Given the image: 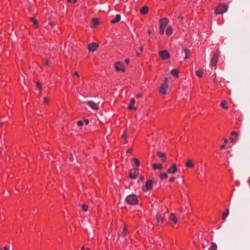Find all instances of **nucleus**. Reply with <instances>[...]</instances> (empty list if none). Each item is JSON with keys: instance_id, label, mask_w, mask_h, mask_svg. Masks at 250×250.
Masks as SVG:
<instances>
[{"instance_id": "obj_1", "label": "nucleus", "mask_w": 250, "mask_h": 250, "mask_svg": "<svg viewBox=\"0 0 250 250\" xmlns=\"http://www.w3.org/2000/svg\"><path fill=\"white\" fill-rule=\"evenodd\" d=\"M125 201L129 205H134L137 204L138 199L135 195L130 194L126 197L125 199Z\"/></svg>"}, {"instance_id": "obj_2", "label": "nucleus", "mask_w": 250, "mask_h": 250, "mask_svg": "<svg viewBox=\"0 0 250 250\" xmlns=\"http://www.w3.org/2000/svg\"><path fill=\"white\" fill-rule=\"evenodd\" d=\"M228 6L225 4H220L215 9V14L216 15L222 14L228 10Z\"/></svg>"}, {"instance_id": "obj_3", "label": "nucleus", "mask_w": 250, "mask_h": 250, "mask_svg": "<svg viewBox=\"0 0 250 250\" xmlns=\"http://www.w3.org/2000/svg\"><path fill=\"white\" fill-rule=\"evenodd\" d=\"M138 168L132 169L129 171V176L131 179H135L139 175Z\"/></svg>"}, {"instance_id": "obj_4", "label": "nucleus", "mask_w": 250, "mask_h": 250, "mask_svg": "<svg viewBox=\"0 0 250 250\" xmlns=\"http://www.w3.org/2000/svg\"><path fill=\"white\" fill-rule=\"evenodd\" d=\"M219 57V53L216 52L212 56L211 61L210 65L212 66H216L217 63L218 59Z\"/></svg>"}, {"instance_id": "obj_5", "label": "nucleus", "mask_w": 250, "mask_h": 250, "mask_svg": "<svg viewBox=\"0 0 250 250\" xmlns=\"http://www.w3.org/2000/svg\"><path fill=\"white\" fill-rule=\"evenodd\" d=\"M169 22L168 20L166 18H163L160 20V28L165 29L167 25Z\"/></svg>"}, {"instance_id": "obj_6", "label": "nucleus", "mask_w": 250, "mask_h": 250, "mask_svg": "<svg viewBox=\"0 0 250 250\" xmlns=\"http://www.w3.org/2000/svg\"><path fill=\"white\" fill-rule=\"evenodd\" d=\"M159 55L163 60H166L169 58V54L167 50H164L159 52Z\"/></svg>"}, {"instance_id": "obj_7", "label": "nucleus", "mask_w": 250, "mask_h": 250, "mask_svg": "<svg viewBox=\"0 0 250 250\" xmlns=\"http://www.w3.org/2000/svg\"><path fill=\"white\" fill-rule=\"evenodd\" d=\"M168 86V84L165 82L160 88V93L162 94H166Z\"/></svg>"}, {"instance_id": "obj_8", "label": "nucleus", "mask_w": 250, "mask_h": 250, "mask_svg": "<svg viewBox=\"0 0 250 250\" xmlns=\"http://www.w3.org/2000/svg\"><path fill=\"white\" fill-rule=\"evenodd\" d=\"M184 54H185V57H184V60H187L189 58V56L191 54V52L189 49L185 48V49H184L181 51V54L183 55Z\"/></svg>"}, {"instance_id": "obj_9", "label": "nucleus", "mask_w": 250, "mask_h": 250, "mask_svg": "<svg viewBox=\"0 0 250 250\" xmlns=\"http://www.w3.org/2000/svg\"><path fill=\"white\" fill-rule=\"evenodd\" d=\"M98 47V44L95 42H92L88 44V49L90 51H94L96 50L97 48Z\"/></svg>"}, {"instance_id": "obj_10", "label": "nucleus", "mask_w": 250, "mask_h": 250, "mask_svg": "<svg viewBox=\"0 0 250 250\" xmlns=\"http://www.w3.org/2000/svg\"><path fill=\"white\" fill-rule=\"evenodd\" d=\"M123 64H122L121 62H118L115 63V69L117 71L121 70L123 72L125 71V69L124 68Z\"/></svg>"}, {"instance_id": "obj_11", "label": "nucleus", "mask_w": 250, "mask_h": 250, "mask_svg": "<svg viewBox=\"0 0 250 250\" xmlns=\"http://www.w3.org/2000/svg\"><path fill=\"white\" fill-rule=\"evenodd\" d=\"M177 168L175 164H172L171 167L167 169V172L169 174H174L177 171Z\"/></svg>"}, {"instance_id": "obj_12", "label": "nucleus", "mask_w": 250, "mask_h": 250, "mask_svg": "<svg viewBox=\"0 0 250 250\" xmlns=\"http://www.w3.org/2000/svg\"><path fill=\"white\" fill-rule=\"evenodd\" d=\"M169 223L171 224H175L177 222V219L173 213H171L169 217Z\"/></svg>"}, {"instance_id": "obj_13", "label": "nucleus", "mask_w": 250, "mask_h": 250, "mask_svg": "<svg viewBox=\"0 0 250 250\" xmlns=\"http://www.w3.org/2000/svg\"><path fill=\"white\" fill-rule=\"evenodd\" d=\"M153 181L148 180L146 182L144 190H149L152 188Z\"/></svg>"}, {"instance_id": "obj_14", "label": "nucleus", "mask_w": 250, "mask_h": 250, "mask_svg": "<svg viewBox=\"0 0 250 250\" xmlns=\"http://www.w3.org/2000/svg\"><path fill=\"white\" fill-rule=\"evenodd\" d=\"M87 104L93 109L94 110H98L99 108L98 106L94 102L91 101H89L87 102Z\"/></svg>"}, {"instance_id": "obj_15", "label": "nucleus", "mask_w": 250, "mask_h": 250, "mask_svg": "<svg viewBox=\"0 0 250 250\" xmlns=\"http://www.w3.org/2000/svg\"><path fill=\"white\" fill-rule=\"evenodd\" d=\"M135 103V100L134 98H132L130 100L129 105L128 107L129 109H136V107L133 105Z\"/></svg>"}, {"instance_id": "obj_16", "label": "nucleus", "mask_w": 250, "mask_h": 250, "mask_svg": "<svg viewBox=\"0 0 250 250\" xmlns=\"http://www.w3.org/2000/svg\"><path fill=\"white\" fill-rule=\"evenodd\" d=\"M121 20V15L119 14L116 15L114 19H113L111 21V23L112 24L118 22Z\"/></svg>"}, {"instance_id": "obj_17", "label": "nucleus", "mask_w": 250, "mask_h": 250, "mask_svg": "<svg viewBox=\"0 0 250 250\" xmlns=\"http://www.w3.org/2000/svg\"><path fill=\"white\" fill-rule=\"evenodd\" d=\"M152 167H153V169H154V170H156V169L161 170L162 168V165L160 164H153L152 165Z\"/></svg>"}, {"instance_id": "obj_18", "label": "nucleus", "mask_w": 250, "mask_h": 250, "mask_svg": "<svg viewBox=\"0 0 250 250\" xmlns=\"http://www.w3.org/2000/svg\"><path fill=\"white\" fill-rule=\"evenodd\" d=\"M156 218L158 223L163 222L164 219L160 213H157Z\"/></svg>"}, {"instance_id": "obj_19", "label": "nucleus", "mask_w": 250, "mask_h": 250, "mask_svg": "<svg viewBox=\"0 0 250 250\" xmlns=\"http://www.w3.org/2000/svg\"><path fill=\"white\" fill-rule=\"evenodd\" d=\"M148 12V7L147 6H143L140 10V12L142 14L145 15Z\"/></svg>"}, {"instance_id": "obj_20", "label": "nucleus", "mask_w": 250, "mask_h": 250, "mask_svg": "<svg viewBox=\"0 0 250 250\" xmlns=\"http://www.w3.org/2000/svg\"><path fill=\"white\" fill-rule=\"evenodd\" d=\"M172 33V28L171 26H168L166 30V34L167 36H170Z\"/></svg>"}, {"instance_id": "obj_21", "label": "nucleus", "mask_w": 250, "mask_h": 250, "mask_svg": "<svg viewBox=\"0 0 250 250\" xmlns=\"http://www.w3.org/2000/svg\"><path fill=\"white\" fill-rule=\"evenodd\" d=\"M186 166L188 168H192L193 167V164L191 160H188L186 163Z\"/></svg>"}, {"instance_id": "obj_22", "label": "nucleus", "mask_w": 250, "mask_h": 250, "mask_svg": "<svg viewBox=\"0 0 250 250\" xmlns=\"http://www.w3.org/2000/svg\"><path fill=\"white\" fill-rule=\"evenodd\" d=\"M229 209H227L226 212H223L222 214V219L225 220L226 217L229 215Z\"/></svg>"}, {"instance_id": "obj_23", "label": "nucleus", "mask_w": 250, "mask_h": 250, "mask_svg": "<svg viewBox=\"0 0 250 250\" xmlns=\"http://www.w3.org/2000/svg\"><path fill=\"white\" fill-rule=\"evenodd\" d=\"M227 102L226 101H223L221 103L220 105L224 109H227L228 108V106L227 105Z\"/></svg>"}, {"instance_id": "obj_24", "label": "nucleus", "mask_w": 250, "mask_h": 250, "mask_svg": "<svg viewBox=\"0 0 250 250\" xmlns=\"http://www.w3.org/2000/svg\"><path fill=\"white\" fill-rule=\"evenodd\" d=\"M217 248V247L216 244L214 243H212L211 245V246L210 247L208 250H216Z\"/></svg>"}, {"instance_id": "obj_25", "label": "nucleus", "mask_w": 250, "mask_h": 250, "mask_svg": "<svg viewBox=\"0 0 250 250\" xmlns=\"http://www.w3.org/2000/svg\"><path fill=\"white\" fill-rule=\"evenodd\" d=\"M196 74L199 77H201L203 74V70L200 69L196 72Z\"/></svg>"}, {"instance_id": "obj_26", "label": "nucleus", "mask_w": 250, "mask_h": 250, "mask_svg": "<svg viewBox=\"0 0 250 250\" xmlns=\"http://www.w3.org/2000/svg\"><path fill=\"white\" fill-rule=\"evenodd\" d=\"M92 23L93 26H96L99 23L98 20L97 19H93L92 20Z\"/></svg>"}, {"instance_id": "obj_27", "label": "nucleus", "mask_w": 250, "mask_h": 250, "mask_svg": "<svg viewBox=\"0 0 250 250\" xmlns=\"http://www.w3.org/2000/svg\"><path fill=\"white\" fill-rule=\"evenodd\" d=\"M167 174L165 173H162L160 175V178L162 180L167 179Z\"/></svg>"}, {"instance_id": "obj_28", "label": "nucleus", "mask_w": 250, "mask_h": 250, "mask_svg": "<svg viewBox=\"0 0 250 250\" xmlns=\"http://www.w3.org/2000/svg\"><path fill=\"white\" fill-rule=\"evenodd\" d=\"M171 73L173 75H175L176 76L178 77V71L175 69H173L171 70Z\"/></svg>"}, {"instance_id": "obj_29", "label": "nucleus", "mask_w": 250, "mask_h": 250, "mask_svg": "<svg viewBox=\"0 0 250 250\" xmlns=\"http://www.w3.org/2000/svg\"><path fill=\"white\" fill-rule=\"evenodd\" d=\"M157 154L161 158L165 157L166 156L165 153L161 152L160 151H157Z\"/></svg>"}, {"instance_id": "obj_30", "label": "nucleus", "mask_w": 250, "mask_h": 250, "mask_svg": "<svg viewBox=\"0 0 250 250\" xmlns=\"http://www.w3.org/2000/svg\"><path fill=\"white\" fill-rule=\"evenodd\" d=\"M88 208V206L86 205H83L82 209H83V211L85 212V211H87Z\"/></svg>"}, {"instance_id": "obj_31", "label": "nucleus", "mask_w": 250, "mask_h": 250, "mask_svg": "<svg viewBox=\"0 0 250 250\" xmlns=\"http://www.w3.org/2000/svg\"><path fill=\"white\" fill-rule=\"evenodd\" d=\"M31 20L32 21V22L33 23L34 25L37 26V25H38L37 21L35 19H34V18H31Z\"/></svg>"}, {"instance_id": "obj_32", "label": "nucleus", "mask_w": 250, "mask_h": 250, "mask_svg": "<svg viewBox=\"0 0 250 250\" xmlns=\"http://www.w3.org/2000/svg\"><path fill=\"white\" fill-rule=\"evenodd\" d=\"M133 160L135 161L136 166H139L140 165V161L138 159L135 158H133Z\"/></svg>"}, {"instance_id": "obj_33", "label": "nucleus", "mask_w": 250, "mask_h": 250, "mask_svg": "<svg viewBox=\"0 0 250 250\" xmlns=\"http://www.w3.org/2000/svg\"><path fill=\"white\" fill-rule=\"evenodd\" d=\"M77 125L78 126H82L83 125V122L82 121H78L77 122Z\"/></svg>"}, {"instance_id": "obj_34", "label": "nucleus", "mask_w": 250, "mask_h": 250, "mask_svg": "<svg viewBox=\"0 0 250 250\" xmlns=\"http://www.w3.org/2000/svg\"><path fill=\"white\" fill-rule=\"evenodd\" d=\"M159 32L161 34L163 35L164 34L165 29L159 27Z\"/></svg>"}, {"instance_id": "obj_35", "label": "nucleus", "mask_w": 250, "mask_h": 250, "mask_svg": "<svg viewBox=\"0 0 250 250\" xmlns=\"http://www.w3.org/2000/svg\"><path fill=\"white\" fill-rule=\"evenodd\" d=\"M229 140H230V142L233 144H235L236 143L235 139L232 137H230Z\"/></svg>"}, {"instance_id": "obj_36", "label": "nucleus", "mask_w": 250, "mask_h": 250, "mask_svg": "<svg viewBox=\"0 0 250 250\" xmlns=\"http://www.w3.org/2000/svg\"><path fill=\"white\" fill-rule=\"evenodd\" d=\"M231 135L232 136H238V134L237 132H235V131H232L231 133Z\"/></svg>"}, {"instance_id": "obj_37", "label": "nucleus", "mask_w": 250, "mask_h": 250, "mask_svg": "<svg viewBox=\"0 0 250 250\" xmlns=\"http://www.w3.org/2000/svg\"><path fill=\"white\" fill-rule=\"evenodd\" d=\"M36 86L38 88L41 89L42 88V84L40 83H37L36 84Z\"/></svg>"}, {"instance_id": "obj_38", "label": "nucleus", "mask_w": 250, "mask_h": 250, "mask_svg": "<svg viewBox=\"0 0 250 250\" xmlns=\"http://www.w3.org/2000/svg\"><path fill=\"white\" fill-rule=\"evenodd\" d=\"M49 102V99L47 97H44L43 98V102L44 103H47Z\"/></svg>"}, {"instance_id": "obj_39", "label": "nucleus", "mask_w": 250, "mask_h": 250, "mask_svg": "<svg viewBox=\"0 0 250 250\" xmlns=\"http://www.w3.org/2000/svg\"><path fill=\"white\" fill-rule=\"evenodd\" d=\"M122 138L125 139L126 138V132H125L123 135H122Z\"/></svg>"}, {"instance_id": "obj_40", "label": "nucleus", "mask_w": 250, "mask_h": 250, "mask_svg": "<svg viewBox=\"0 0 250 250\" xmlns=\"http://www.w3.org/2000/svg\"><path fill=\"white\" fill-rule=\"evenodd\" d=\"M174 180H175L174 177H171V178L169 179V182H174Z\"/></svg>"}, {"instance_id": "obj_41", "label": "nucleus", "mask_w": 250, "mask_h": 250, "mask_svg": "<svg viewBox=\"0 0 250 250\" xmlns=\"http://www.w3.org/2000/svg\"><path fill=\"white\" fill-rule=\"evenodd\" d=\"M142 97V95L141 94H138L136 95V98H141Z\"/></svg>"}, {"instance_id": "obj_42", "label": "nucleus", "mask_w": 250, "mask_h": 250, "mask_svg": "<svg viewBox=\"0 0 250 250\" xmlns=\"http://www.w3.org/2000/svg\"><path fill=\"white\" fill-rule=\"evenodd\" d=\"M125 62H126V63L127 64H128L129 63V59H125Z\"/></svg>"}, {"instance_id": "obj_43", "label": "nucleus", "mask_w": 250, "mask_h": 250, "mask_svg": "<svg viewBox=\"0 0 250 250\" xmlns=\"http://www.w3.org/2000/svg\"><path fill=\"white\" fill-rule=\"evenodd\" d=\"M132 152V149L131 148H129L127 150V153H131Z\"/></svg>"}, {"instance_id": "obj_44", "label": "nucleus", "mask_w": 250, "mask_h": 250, "mask_svg": "<svg viewBox=\"0 0 250 250\" xmlns=\"http://www.w3.org/2000/svg\"><path fill=\"white\" fill-rule=\"evenodd\" d=\"M166 158L165 156V157L162 158V162H165L166 161Z\"/></svg>"}, {"instance_id": "obj_45", "label": "nucleus", "mask_w": 250, "mask_h": 250, "mask_svg": "<svg viewBox=\"0 0 250 250\" xmlns=\"http://www.w3.org/2000/svg\"><path fill=\"white\" fill-rule=\"evenodd\" d=\"M178 18L180 20H183L184 19V17L182 15H180L179 17H178Z\"/></svg>"}, {"instance_id": "obj_46", "label": "nucleus", "mask_w": 250, "mask_h": 250, "mask_svg": "<svg viewBox=\"0 0 250 250\" xmlns=\"http://www.w3.org/2000/svg\"><path fill=\"white\" fill-rule=\"evenodd\" d=\"M81 250H85L84 247H82ZM86 250H90L89 248H87Z\"/></svg>"}, {"instance_id": "obj_47", "label": "nucleus", "mask_w": 250, "mask_h": 250, "mask_svg": "<svg viewBox=\"0 0 250 250\" xmlns=\"http://www.w3.org/2000/svg\"><path fill=\"white\" fill-rule=\"evenodd\" d=\"M4 250H9V248L7 246H5L4 247Z\"/></svg>"}, {"instance_id": "obj_48", "label": "nucleus", "mask_w": 250, "mask_h": 250, "mask_svg": "<svg viewBox=\"0 0 250 250\" xmlns=\"http://www.w3.org/2000/svg\"><path fill=\"white\" fill-rule=\"evenodd\" d=\"M70 159L71 160V161H73L74 160V158L73 157V156H71L70 157Z\"/></svg>"}, {"instance_id": "obj_49", "label": "nucleus", "mask_w": 250, "mask_h": 250, "mask_svg": "<svg viewBox=\"0 0 250 250\" xmlns=\"http://www.w3.org/2000/svg\"><path fill=\"white\" fill-rule=\"evenodd\" d=\"M84 123H85L86 125H88V123H89V121L87 120H84Z\"/></svg>"}, {"instance_id": "obj_50", "label": "nucleus", "mask_w": 250, "mask_h": 250, "mask_svg": "<svg viewBox=\"0 0 250 250\" xmlns=\"http://www.w3.org/2000/svg\"><path fill=\"white\" fill-rule=\"evenodd\" d=\"M225 147V145H221V146H220V148H221V149H223V148H224Z\"/></svg>"}, {"instance_id": "obj_51", "label": "nucleus", "mask_w": 250, "mask_h": 250, "mask_svg": "<svg viewBox=\"0 0 250 250\" xmlns=\"http://www.w3.org/2000/svg\"><path fill=\"white\" fill-rule=\"evenodd\" d=\"M49 61L46 60V62H45V64H46V65H48L49 64Z\"/></svg>"}, {"instance_id": "obj_52", "label": "nucleus", "mask_w": 250, "mask_h": 250, "mask_svg": "<svg viewBox=\"0 0 250 250\" xmlns=\"http://www.w3.org/2000/svg\"><path fill=\"white\" fill-rule=\"evenodd\" d=\"M74 75H76V76H77L78 77H79V75L78 74V73L77 72L74 73Z\"/></svg>"}, {"instance_id": "obj_53", "label": "nucleus", "mask_w": 250, "mask_h": 250, "mask_svg": "<svg viewBox=\"0 0 250 250\" xmlns=\"http://www.w3.org/2000/svg\"><path fill=\"white\" fill-rule=\"evenodd\" d=\"M123 234L124 235H125L126 234V231H125V229H124V230H123Z\"/></svg>"}, {"instance_id": "obj_54", "label": "nucleus", "mask_w": 250, "mask_h": 250, "mask_svg": "<svg viewBox=\"0 0 250 250\" xmlns=\"http://www.w3.org/2000/svg\"><path fill=\"white\" fill-rule=\"evenodd\" d=\"M225 143H227L228 142V140L227 139H224Z\"/></svg>"}, {"instance_id": "obj_55", "label": "nucleus", "mask_w": 250, "mask_h": 250, "mask_svg": "<svg viewBox=\"0 0 250 250\" xmlns=\"http://www.w3.org/2000/svg\"><path fill=\"white\" fill-rule=\"evenodd\" d=\"M148 33L149 35H150V34H151V31H150V30H148Z\"/></svg>"}, {"instance_id": "obj_56", "label": "nucleus", "mask_w": 250, "mask_h": 250, "mask_svg": "<svg viewBox=\"0 0 250 250\" xmlns=\"http://www.w3.org/2000/svg\"><path fill=\"white\" fill-rule=\"evenodd\" d=\"M136 55H137V56H140V53H138V52H137V53H136Z\"/></svg>"}, {"instance_id": "obj_57", "label": "nucleus", "mask_w": 250, "mask_h": 250, "mask_svg": "<svg viewBox=\"0 0 250 250\" xmlns=\"http://www.w3.org/2000/svg\"><path fill=\"white\" fill-rule=\"evenodd\" d=\"M143 47H140V51H143Z\"/></svg>"}, {"instance_id": "obj_58", "label": "nucleus", "mask_w": 250, "mask_h": 250, "mask_svg": "<svg viewBox=\"0 0 250 250\" xmlns=\"http://www.w3.org/2000/svg\"><path fill=\"white\" fill-rule=\"evenodd\" d=\"M2 124L1 119H0V125Z\"/></svg>"}, {"instance_id": "obj_59", "label": "nucleus", "mask_w": 250, "mask_h": 250, "mask_svg": "<svg viewBox=\"0 0 250 250\" xmlns=\"http://www.w3.org/2000/svg\"><path fill=\"white\" fill-rule=\"evenodd\" d=\"M67 1H68V2H71V1H72V0H67Z\"/></svg>"}, {"instance_id": "obj_60", "label": "nucleus", "mask_w": 250, "mask_h": 250, "mask_svg": "<svg viewBox=\"0 0 250 250\" xmlns=\"http://www.w3.org/2000/svg\"><path fill=\"white\" fill-rule=\"evenodd\" d=\"M77 0H73V2H76Z\"/></svg>"}, {"instance_id": "obj_61", "label": "nucleus", "mask_w": 250, "mask_h": 250, "mask_svg": "<svg viewBox=\"0 0 250 250\" xmlns=\"http://www.w3.org/2000/svg\"><path fill=\"white\" fill-rule=\"evenodd\" d=\"M249 183H250V178L249 179Z\"/></svg>"}, {"instance_id": "obj_62", "label": "nucleus", "mask_w": 250, "mask_h": 250, "mask_svg": "<svg viewBox=\"0 0 250 250\" xmlns=\"http://www.w3.org/2000/svg\"><path fill=\"white\" fill-rule=\"evenodd\" d=\"M0 250H3L1 247H0Z\"/></svg>"}]
</instances>
